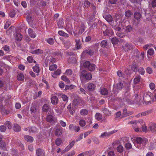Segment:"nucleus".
Here are the masks:
<instances>
[{"label":"nucleus","instance_id":"1","mask_svg":"<svg viewBox=\"0 0 156 156\" xmlns=\"http://www.w3.org/2000/svg\"><path fill=\"white\" fill-rule=\"evenodd\" d=\"M80 77L81 80L86 79L89 80L92 78V75L90 73H88L85 70H83L80 73Z\"/></svg>","mask_w":156,"mask_h":156},{"label":"nucleus","instance_id":"2","mask_svg":"<svg viewBox=\"0 0 156 156\" xmlns=\"http://www.w3.org/2000/svg\"><path fill=\"white\" fill-rule=\"evenodd\" d=\"M83 66L84 68L91 71H94L96 67L94 64L91 63L88 61H86L83 62Z\"/></svg>","mask_w":156,"mask_h":156},{"label":"nucleus","instance_id":"3","mask_svg":"<svg viewBox=\"0 0 156 156\" xmlns=\"http://www.w3.org/2000/svg\"><path fill=\"white\" fill-rule=\"evenodd\" d=\"M101 30L103 31V34L105 36H111L113 34V32L112 30H109L106 25H103Z\"/></svg>","mask_w":156,"mask_h":156},{"label":"nucleus","instance_id":"4","mask_svg":"<svg viewBox=\"0 0 156 156\" xmlns=\"http://www.w3.org/2000/svg\"><path fill=\"white\" fill-rule=\"evenodd\" d=\"M130 123L133 124V127L135 130L136 132H138L139 131V128L138 127L141 123H143V121L142 120H140L138 121H133L129 122Z\"/></svg>","mask_w":156,"mask_h":156},{"label":"nucleus","instance_id":"5","mask_svg":"<svg viewBox=\"0 0 156 156\" xmlns=\"http://www.w3.org/2000/svg\"><path fill=\"white\" fill-rule=\"evenodd\" d=\"M124 87L122 83L119 82L118 83L113 86V91L114 93H116L118 92V90H121Z\"/></svg>","mask_w":156,"mask_h":156},{"label":"nucleus","instance_id":"6","mask_svg":"<svg viewBox=\"0 0 156 156\" xmlns=\"http://www.w3.org/2000/svg\"><path fill=\"white\" fill-rule=\"evenodd\" d=\"M144 104H148L149 103H151V98L150 96L147 93H145L143 95Z\"/></svg>","mask_w":156,"mask_h":156},{"label":"nucleus","instance_id":"7","mask_svg":"<svg viewBox=\"0 0 156 156\" xmlns=\"http://www.w3.org/2000/svg\"><path fill=\"white\" fill-rule=\"evenodd\" d=\"M123 99L124 101H126L128 103H131V100L130 95L129 93L127 91H126L125 92Z\"/></svg>","mask_w":156,"mask_h":156},{"label":"nucleus","instance_id":"8","mask_svg":"<svg viewBox=\"0 0 156 156\" xmlns=\"http://www.w3.org/2000/svg\"><path fill=\"white\" fill-rule=\"evenodd\" d=\"M117 131V130H113L112 131L108 132H105L104 133L101 134V135L100 136V137L102 138H104L105 137H108L110 136L111 135L116 132Z\"/></svg>","mask_w":156,"mask_h":156},{"label":"nucleus","instance_id":"9","mask_svg":"<svg viewBox=\"0 0 156 156\" xmlns=\"http://www.w3.org/2000/svg\"><path fill=\"white\" fill-rule=\"evenodd\" d=\"M42 111L44 112H50L51 109V107L50 106L49 103L44 104L42 107Z\"/></svg>","mask_w":156,"mask_h":156},{"label":"nucleus","instance_id":"10","mask_svg":"<svg viewBox=\"0 0 156 156\" xmlns=\"http://www.w3.org/2000/svg\"><path fill=\"white\" fill-rule=\"evenodd\" d=\"M37 156H45V153L44 151L40 148H37L36 151Z\"/></svg>","mask_w":156,"mask_h":156},{"label":"nucleus","instance_id":"11","mask_svg":"<svg viewBox=\"0 0 156 156\" xmlns=\"http://www.w3.org/2000/svg\"><path fill=\"white\" fill-rule=\"evenodd\" d=\"M69 129L71 131L74 130L76 132H78L80 129V128L79 126H74L73 124H70L69 126Z\"/></svg>","mask_w":156,"mask_h":156},{"label":"nucleus","instance_id":"12","mask_svg":"<svg viewBox=\"0 0 156 156\" xmlns=\"http://www.w3.org/2000/svg\"><path fill=\"white\" fill-rule=\"evenodd\" d=\"M149 131H151L152 133L156 132V124L151 123L149 126Z\"/></svg>","mask_w":156,"mask_h":156},{"label":"nucleus","instance_id":"13","mask_svg":"<svg viewBox=\"0 0 156 156\" xmlns=\"http://www.w3.org/2000/svg\"><path fill=\"white\" fill-rule=\"evenodd\" d=\"M3 136L0 135V147L4 149L6 147V144L4 140L2 139Z\"/></svg>","mask_w":156,"mask_h":156},{"label":"nucleus","instance_id":"14","mask_svg":"<svg viewBox=\"0 0 156 156\" xmlns=\"http://www.w3.org/2000/svg\"><path fill=\"white\" fill-rule=\"evenodd\" d=\"M73 104L75 106H77L79 104L80 97L77 95H74Z\"/></svg>","mask_w":156,"mask_h":156},{"label":"nucleus","instance_id":"15","mask_svg":"<svg viewBox=\"0 0 156 156\" xmlns=\"http://www.w3.org/2000/svg\"><path fill=\"white\" fill-rule=\"evenodd\" d=\"M123 28L125 30V31L127 32H130L133 31L134 30L133 26H132L130 25L125 26V28L123 27Z\"/></svg>","mask_w":156,"mask_h":156},{"label":"nucleus","instance_id":"16","mask_svg":"<svg viewBox=\"0 0 156 156\" xmlns=\"http://www.w3.org/2000/svg\"><path fill=\"white\" fill-rule=\"evenodd\" d=\"M122 47L123 49L126 51L131 50L133 48V46L132 45L128 43L125 44Z\"/></svg>","mask_w":156,"mask_h":156},{"label":"nucleus","instance_id":"17","mask_svg":"<svg viewBox=\"0 0 156 156\" xmlns=\"http://www.w3.org/2000/svg\"><path fill=\"white\" fill-rule=\"evenodd\" d=\"M13 130L16 132H20L21 130V127L18 124H14L13 127Z\"/></svg>","mask_w":156,"mask_h":156},{"label":"nucleus","instance_id":"18","mask_svg":"<svg viewBox=\"0 0 156 156\" xmlns=\"http://www.w3.org/2000/svg\"><path fill=\"white\" fill-rule=\"evenodd\" d=\"M30 111L32 114H34L37 111V106L35 104H32L30 108Z\"/></svg>","mask_w":156,"mask_h":156},{"label":"nucleus","instance_id":"19","mask_svg":"<svg viewBox=\"0 0 156 156\" xmlns=\"http://www.w3.org/2000/svg\"><path fill=\"white\" fill-rule=\"evenodd\" d=\"M51 101L52 104L56 105L58 102V100L57 97L54 96L51 97Z\"/></svg>","mask_w":156,"mask_h":156},{"label":"nucleus","instance_id":"20","mask_svg":"<svg viewBox=\"0 0 156 156\" xmlns=\"http://www.w3.org/2000/svg\"><path fill=\"white\" fill-rule=\"evenodd\" d=\"M28 33L29 36L31 38H34L36 36V35L33 31L30 28H29L28 29Z\"/></svg>","mask_w":156,"mask_h":156},{"label":"nucleus","instance_id":"21","mask_svg":"<svg viewBox=\"0 0 156 156\" xmlns=\"http://www.w3.org/2000/svg\"><path fill=\"white\" fill-rule=\"evenodd\" d=\"M76 42V47L77 49H79L81 48V44L80 39H79L75 40Z\"/></svg>","mask_w":156,"mask_h":156},{"label":"nucleus","instance_id":"22","mask_svg":"<svg viewBox=\"0 0 156 156\" xmlns=\"http://www.w3.org/2000/svg\"><path fill=\"white\" fill-rule=\"evenodd\" d=\"M54 119V116L51 115H48L46 117V120L49 122H52Z\"/></svg>","mask_w":156,"mask_h":156},{"label":"nucleus","instance_id":"23","mask_svg":"<svg viewBox=\"0 0 156 156\" xmlns=\"http://www.w3.org/2000/svg\"><path fill=\"white\" fill-rule=\"evenodd\" d=\"M24 138L26 140L29 142H32L34 140L33 138L31 136L28 135H25Z\"/></svg>","mask_w":156,"mask_h":156},{"label":"nucleus","instance_id":"24","mask_svg":"<svg viewBox=\"0 0 156 156\" xmlns=\"http://www.w3.org/2000/svg\"><path fill=\"white\" fill-rule=\"evenodd\" d=\"M96 87L95 85L92 83H89L87 86L88 89L89 90H93Z\"/></svg>","mask_w":156,"mask_h":156},{"label":"nucleus","instance_id":"25","mask_svg":"<svg viewBox=\"0 0 156 156\" xmlns=\"http://www.w3.org/2000/svg\"><path fill=\"white\" fill-rule=\"evenodd\" d=\"M141 14L137 12H135L134 14V18L136 20H139L141 16Z\"/></svg>","mask_w":156,"mask_h":156},{"label":"nucleus","instance_id":"26","mask_svg":"<svg viewBox=\"0 0 156 156\" xmlns=\"http://www.w3.org/2000/svg\"><path fill=\"white\" fill-rule=\"evenodd\" d=\"M33 71L37 73H39L40 70V68L39 67V65L36 64L34 66L33 68Z\"/></svg>","mask_w":156,"mask_h":156},{"label":"nucleus","instance_id":"27","mask_svg":"<svg viewBox=\"0 0 156 156\" xmlns=\"http://www.w3.org/2000/svg\"><path fill=\"white\" fill-rule=\"evenodd\" d=\"M102 111L106 115H111V112L110 111L105 108H104L102 109Z\"/></svg>","mask_w":156,"mask_h":156},{"label":"nucleus","instance_id":"28","mask_svg":"<svg viewBox=\"0 0 156 156\" xmlns=\"http://www.w3.org/2000/svg\"><path fill=\"white\" fill-rule=\"evenodd\" d=\"M62 128L56 129L55 131V135L57 136H59L61 135L62 133Z\"/></svg>","mask_w":156,"mask_h":156},{"label":"nucleus","instance_id":"29","mask_svg":"<svg viewBox=\"0 0 156 156\" xmlns=\"http://www.w3.org/2000/svg\"><path fill=\"white\" fill-rule=\"evenodd\" d=\"M133 13L129 10L126 11L125 13V15L127 18H130Z\"/></svg>","mask_w":156,"mask_h":156},{"label":"nucleus","instance_id":"30","mask_svg":"<svg viewBox=\"0 0 156 156\" xmlns=\"http://www.w3.org/2000/svg\"><path fill=\"white\" fill-rule=\"evenodd\" d=\"M5 126H7L9 129H11L12 127V124L10 121H6L4 124Z\"/></svg>","mask_w":156,"mask_h":156},{"label":"nucleus","instance_id":"31","mask_svg":"<svg viewBox=\"0 0 156 156\" xmlns=\"http://www.w3.org/2000/svg\"><path fill=\"white\" fill-rule=\"evenodd\" d=\"M57 23L58 28H62L63 27L64 25V22H63L62 19H59V21L57 22Z\"/></svg>","mask_w":156,"mask_h":156},{"label":"nucleus","instance_id":"32","mask_svg":"<svg viewBox=\"0 0 156 156\" xmlns=\"http://www.w3.org/2000/svg\"><path fill=\"white\" fill-rule=\"evenodd\" d=\"M152 112V110L150 109L144 112L141 113V116H144L151 113Z\"/></svg>","mask_w":156,"mask_h":156},{"label":"nucleus","instance_id":"33","mask_svg":"<svg viewBox=\"0 0 156 156\" xmlns=\"http://www.w3.org/2000/svg\"><path fill=\"white\" fill-rule=\"evenodd\" d=\"M100 45L103 48H106L108 45L107 40H104L102 41L100 43Z\"/></svg>","mask_w":156,"mask_h":156},{"label":"nucleus","instance_id":"34","mask_svg":"<svg viewBox=\"0 0 156 156\" xmlns=\"http://www.w3.org/2000/svg\"><path fill=\"white\" fill-rule=\"evenodd\" d=\"M111 41L113 44H118L119 40L116 37L112 38L111 39Z\"/></svg>","mask_w":156,"mask_h":156},{"label":"nucleus","instance_id":"35","mask_svg":"<svg viewBox=\"0 0 156 156\" xmlns=\"http://www.w3.org/2000/svg\"><path fill=\"white\" fill-rule=\"evenodd\" d=\"M105 19L109 23L112 22L113 20L112 16L109 15H106Z\"/></svg>","mask_w":156,"mask_h":156},{"label":"nucleus","instance_id":"36","mask_svg":"<svg viewBox=\"0 0 156 156\" xmlns=\"http://www.w3.org/2000/svg\"><path fill=\"white\" fill-rule=\"evenodd\" d=\"M45 40L50 45H52L54 42V39L52 38H49L48 39H46Z\"/></svg>","mask_w":156,"mask_h":156},{"label":"nucleus","instance_id":"37","mask_svg":"<svg viewBox=\"0 0 156 156\" xmlns=\"http://www.w3.org/2000/svg\"><path fill=\"white\" fill-rule=\"evenodd\" d=\"M143 139L140 137H137L136 138V140L137 144L140 145L142 144Z\"/></svg>","mask_w":156,"mask_h":156},{"label":"nucleus","instance_id":"38","mask_svg":"<svg viewBox=\"0 0 156 156\" xmlns=\"http://www.w3.org/2000/svg\"><path fill=\"white\" fill-rule=\"evenodd\" d=\"M101 93L104 95H107L108 93V90L105 88H103L101 90Z\"/></svg>","mask_w":156,"mask_h":156},{"label":"nucleus","instance_id":"39","mask_svg":"<svg viewBox=\"0 0 156 156\" xmlns=\"http://www.w3.org/2000/svg\"><path fill=\"white\" fill-rule=\"evenodd\" d=\"M22 38V35L20 33H17L16 36V39L17 41H20Z\"/></svg>","mask_w":156,"mask_h":156},{"label":"nucleus","instance_id":"40","mask_svg":"<svg viewBox=\"0 0 156 156\" xmlns=\"http://www.w3.org/2000/svg\"><path fill=\"white\" fill-rule=\"evenodd\" d=\"M80 114L83 115H86L88 113V112L87 110L86 109H82L80 111Z\"/></svg>","mask_w":156,"mask_h":156},{"label":"nucleus","instance_id":"41","mask_svg":"<svg viewBox=\"0 0 156 156\" xmlns=\"http://www.w3.org/2000/svg\"><path fill=\"white\" fill-rule=\"evenodd\" d=\"M24 78V76L23 74L20 73L17 76V79L19 80L22 81Z\"/></svg>","mask_w":156,"mask_h":156},{"label":"nucleus","instance_id":"42","mask_svg":"<svg viewBox=\"0 0 156 156\" xmlns=\"http://www.w3.org/2000/svg\"><path fill=\"white\" fill-rule=\"evenodd\" d=\"M61 78L62 80L66 82L67 83L70 82L69 80L66 76L63 75L61 77Z\"/></svg>","mask_w":156,"mask_h":156},{"label":"nucleus","instance_id":"43","mask_svg":"<svg viewBox=\"0 0 156 156\" xmlns=\"http://www.w3.org/2000/svg\"><path fill=\"white\" fill-rule=\"evenodd\" d=\"M43 50L40 49H37L36 50L33 51V53L35 54H39L43 53Z\"/></svg>","mask_w":156,"mask_h":156},{"label":"nucleus","instance_id":"44","mask_svg":"<svg viewBox=\"0 0 156 156\" xmlns=\"http://www.w3.org/2000/svg\"><path fill=\"white\" fill-rule=\"evenodd\" d=\"M39 1V0H32L30 2V5L31 6H33L35 4H37Z\"/></svg>","mask_w":156,"mask_h":156},{"label":"nucleus","instance_id":"45","mask_svg":"<svg viewBox=\"0 0 156 156\" xmlns=\"http://www.w3.org/2000/svg\"><path fill=\"white\" fill-rule=\"evenodd\" d=\"M91 9L92 11L93 12V15H95L96 14V7L94 5L91 4Z\"/></svg>","mask_w":156,"mask_h":156},{"label":"nucleus","instance_id":"46","mask_svg":"<svg viewBox=\"0 0 156 156\" xmlns=\"http://www.w3.org/2000/svg\"><path fill=\"white\" fill-rule=\"evenodd\" d=\"M29 131L30 132L35 133L37 131V129L35 126H32L29 128Z\"/></svg>","mask_w":156,"mask_h":156},{"label":"nucleus","instance_id":"47","mask_svg":"<svg viewBox=\"0 0 156 156\" xmlns=\"http://www.w3.org/2000/svg\"><path fill=\"white\" fill-rule=\"evenodd\" d=\"M65 47L67 48H69L71 45V44L70 41H66L65 43Z\"/></svg>","mask_w":156,"mask_h":156},{"label":"nucleus","instance_id":"48","mask_svg":"<svg viewBox=\"0 0 156 156\" xmlns=\"http://www.w3.org/2000/svg\"><path fill=\"white\" fill-rule=\"evenodd\" d=\"M102 115L100 113H97L95 115V118L98 120H100L102 119Z\"/></svg>","mask_w":156,"mask_h":156},{"label":"nucleus","instance_id":"49","mask_svg":"<svg viewBox=\"0 0 156 156\" xmlns=\"http://www.w3.org/2000/svg\"><path fill=\"white\" fill-rule=\"evenodd\" d=\"M117 150L118 152L121 153L123 151V147L122 145H119L117 147Z\"/></svg>","mask_w":156,"mask_h":156},{"label":"nucleus","instance_id":"50","mask_svg":"<svg viewBox=\"0 0 156 156\" xmlns=\"http://www.w3.org/2000/svg\"><path fill=\"white\" fill-rule=\"evenodd\" d=\"M140 76H136L134 79V83L135 84L138 83L140 80Z\"/></svg>","mask_w":156,"mask_h":156},{"label":"nucleus","instance_id":"51","mask_svg":"<svg viewBox=\"0 0 156 156\" xmlns=\"http://www.w3.org/2000/svg\"><path fill=\"white\" fill-rule=\"evenodd\" d=\"M79 123L81 127L84 126L86 125V122L85 120L83 119H81L79 122Z\"/></svg>","mask_w":156,"mask_h":156},{"label":"nucleus","instance_id":"52","mask_svg":"<svg viewBox=\"0 0 156 156\" xmlns=\"http://www.w3.org/2000/svg\"><path fill=\"white\" fill-rule=\"evenodd\" d=\"M83 52L84 53H86L90 55H92L94 53V51L91 50H86L85 51H84Z\"/></svg>","mask_w":156,"mask_h":156},{"label":"nucleus","instance_id":"53","mask_svg":"<svg viewBox=\"0 0 156 156\" xmlns=\"http://www.w3.org/2000/svg\"><path fill=\"white\" fill-rule=\"evenodd\" d=\"M6 127L5 125H2L0 126V131L1 132H5L6 129Z\"/></svg>","mask_w":156,"mask_h":156},{"label":"nucleus","instance_id":"54","mask_svg":"<svg viewBox=\"0 0 156 156\" xmlns=\"http://www.w3.org/2000/svg\"><path fill=\"white\" fill-rule=\"evenodd\" d=\"M144 123L143 122V123H142L141 124L142 125L141 126H142V130L144 132H147V126L145 125H144Z\"/></svg>","mask_w":156,"mask_h":156},{"label":"nucleus","instance_id":"55","mask_svg":"<svg viewBox=\"0 0 156 156\" xmlns=\"http://www.w3.org/2000/svg\"><path fill=\"white\" fill-rule=\"evenodd\" d=\"M57 66L55 64L51 65L49 66V69L51 71L57 69Z\"/></svg>","mask_w":156,"mask_h":156},{"label":"nucleus","instance_id":"56","mask_svg":"<svg viewBox=\"0 0 156 156\" xmlns=\"http://www.w3.org/2000/svg\"><path fill=\"white\" fill-rule=\"evenodd\" d=\"M83 4L85 7L87 8L89 7L90 5V3L88 1H84Z\"/></svg>","mask_w":156,"mask_h":156},{"label":"nucleus","instance_id":"57","mask_svg":"<svg viewBox=\"0 0 156 156\" xmlns=\"http://www.w3.org/2000/svg\"><path fill=\"white\" fill-rule=\"evenodd\" d=\"M138 71L139 73L141 75H144L145 73V71L144 69L142 67H140L138 69Z\"/></svg>","mask_w":156,"mask_h":156},{"label":"nucleus","instance_id":"58","mask_svg":"<svg viewBox=\"0 0 156 156\" xmlns=\"http://www.w3.org/2000/svg\"><path fill=\"white\" fill-rule=\"evenodd\" d=\"M1 112L3 114L8 115L9 113V112L6 109L2 108L1 109Z\"/></svg>","mask_w":156,"mask_h":156},{"label":"nucleus","instance_id":"59","mask_svg":"<svg viewBox=\"0 0 156 156\" xmlns=\"http://www.w3.org/2000/svg\"><path fill=\"white\" fill-rule=\"evenodd\" d=\"M128 111L126 108H125L123 110V113L122 116L123 117H126L127 116V115Z\"/></svg>","mask_w":156,"mask_h":156},{"label":"nucleus","instance_id":"60","mask_svg":"<svg viewBox=\"0 0 156 156\" xmlns=\"http://www.w3.org/2000/svg\"><path fill=\"white\" fill-rule=\"evenodd\" d=\"M16 15L15 12L14 10H11L9 13V16L12 18L14 17Z\"/></svg>","mask_w":156,"mask_h":156},{"label":"nucleus","instance_id":"61","mask_svg":"<svg viewBox=\"0 0 156 156\" xmlns=\"http://www.w3.org/2000/svg\"><path fill=\"white\" fill-rule=\"evenodd\" d=\"M55 144L56 145L59 146L60 145L62 140L60 138H58L55 140Z\"/></svg>","mask_w":156,"mask_h":156},{"label":"nucleus","instance_id":"62","mask_svg":"<svg viewBox=\"0 0 156 156\" xmlns=\"http://www.w3.org/2000/svg\"><path fill=\"white\" fill-rule=\"evenodd\" d=\"M147 53L149 55H152L154 53V50L153 49H150L148 50Z\"/></svg>","mask_w":156,"mask_h":156},{"label":"nucleus","instance_id":"63","mask_svg":"<svg viewBox=\"0 0 156 156\" xmlns=\"http://www.w3.org/2000/svg\"><path fill=\"white\" fill-rule=\"evenodd\" d=\"M125 147L126 149H129L131 148L132 145L130 143H128L125 144Z\"/></svg>","mask_w":156,"mask_h":156},{"label":"nucleus","instance_id":"64","mask_svg":"<svg viewBox=\"0 0 156 156\" xmlns=\"http://www.w3.org/2000/svg\"><path fill=\"white\" fill-rule=\"evenodd\" d=\"M39 2L41 6H45L46 5V2L44 1L43 0H39Z\"/></svg>","mask_w":156,"mask_h":156}]
</instances>
